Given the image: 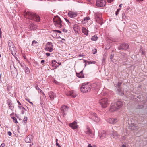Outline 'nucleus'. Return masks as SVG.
Instances as JSON below:
<instances>
[{"instance_id":"f257e3e1","label":"nucleus","mask_w":147,"mask_h":147,"mask_svg":"<svg viewBox=\"0 0 147 147\" xmlns=\"http://www.w3.org/2000/svg\"><path fill=\"white\" fill-rule=\"evenodd\" d=\"M24 17L29 19L37 22L40 21V18L39 16L33 13L27 11L24 15Z\"/></svg>"},{"instance_id":"f03ea898","label":"nucleus","mask_w":147,"mask_h":147,"mask_svg":"<svg viewBox=\"0 0 147 147\" xmlns=\"http://www.w3.org/2000/svg\"><path fill=\"white\" fill-rule=\"evenodd\" d=\"M91 85L90 83H84L81 86V91L82 92L85 93L90 92L91 89Z\"/></svg>"},{"instance_id":"7ed1b4c3","label":"nucleus","mask_w":147,"mask_h":147,"mask_svg":"<svg viewBox=\"0 0 147 147\" xmlns=\"http://www.w3.org/2000/svg\"><path fill=\"white\" fill-rule=\"evenodd\" d=\"M54 25L57 28H61L62 26V21L58 16H54L53 18Z\"/></svg>"},{"instance_id":"20e7f679","label":"nucleus","mask_w":147,"mask_h":147,"mask_svg":"<svg viewBox=\"0 0 147 147\" xmlns=\"http://www.w3.org/2000/svg\"><path fill=\"white\" fill-rule=\"evenodd\" d=\"M109 102L107 98H103L99 100L100 104L102 108L106 107L109 105Z\"/></svg>"},{"instance_id":"39448f33","label":"nucleus","mask_w":147,"mask_h":147,"mask_svg":"<svg viewBox=\"0 0 147 147\" xmlns=\"http://www.w3.org/2000/svg\"><path fill=\"white\" fill-rule=\"evenodd\" d=\"M90 118L96 123L98 122L100 120V118L97 116L96 114L93 112L91 113Z\"/></svg>"},{"instance_id":"423d86ee","label":"nucleus","mask_w":147,"mask_h":147,"mask_svg":"<svg viewBox=\"0 0 147 147\" xmlns=\"http://www.w3.org/2000/svg\"><path fill=\"white\" fill-rule=\"evenodd\" d=\"M91 88L95 90H98L100 88L101 84L100 82H96L91 84Z\"/></svg>"},{"instance_id":"0eeeda50","label":"nucleus","mask_w":147,"mask_h":147,"mask_svg":"<svg viewBox=\"0 0 147 147\" xmlns=\"http://www.w3.org/2000/svg\"><path fill=\"white\" fill-rule=\"evenodd\" d=\"M53 45L51 42H48L46 45L45 50L48 51L52 52L53 51Z\"/></svg>"},{"instance_id":"6e6552de","label":"nucleus","mask_w":147,"mask_h":147,"mask_svg":"<svg viewBox=\"0 0 147 147\" xmlns=\"http://www.w3.org/2000/svg\"><path fill=\"white\" fill-rule=\"evenodd\" d=\"M60 109L61 113H62L63 116L64 117L67 114V111L68 110V107L66 105H63L61 107Z\"/></svg>"},{"instance_id":"1a4fd4ad","label":"nucleus","mask_w":147,"mask_h":147,"mask_svg":"<svg viewBox=\"0 0 147 147\" xmlns=\"http://www.w3.org/2000/svg\"><path fill=\"white\" fill-rule=\"evenodd\" d=\"M96 4L98 6L102 7L105 5L106 3L105 0H97Z\"/></svg>"},{"instance_id":"9d476101","label":"nucleus","mask_w":147,"mask_h":147,"mask_svg":"<svg viewBox=\"0 0 147 147\" xmlns=\"http://www.w3.org/2000/svg\"><path fill=\"white\" fill-rule=\"evenodd\" d=\"M129 47V45L126 43H123L119 46L118 49L119 50H126Z\"/></svg>"},{"instance_id":"9b49d317","label":"nucleus","mask_w":147,"mask_h":147,"mask_svg":"<svg viewBox=\"0 0 147 147\" xmlns=\"http://www.w3.org/2000/svg\"><path fill=\"white\" fill-rule=\"evenodd\" d=\"M118 121V120L116 118H109L108 119L107 121L110 124H114L116 123Z\"/></svg>"},{"instance_id":"f8f14e48","label":"nucleus","mask_w":147,"mask_h":147,"mask_svg":"<svg viewBox=\"0 0 147 147\" xmlns=\"http://www.w3.org/2000/svg\"><path fill=\"white\" fill-rule=\"evenodd\" d=\"M66 95L67 96H71L73 98H75L77 96L76 94L73 90L66 92Z\"/></svg>"},{"instance_id":"ddd939ff","label":"nucleus","mask_w":147,"mask_h":147,"mask_svg":"<svg viewBox=\"0 0 147 147\" xmlns=\"http://www.w3.org/2000/svg\"><path fill=\"white\" fill-rule=\"evenodd\" d=\"M8 45L9 49L12 52L13 51H15V50L16 49L14 46L13 44L11 41H8Z\"/></svg>"},{"instance_id":"4468645a","label":"nucleus","mask_w":147,"mask_h":147,"mask_svg":"<svg viewBox=\"0 0 147 147\" xmlns=\"http://www.w3.org/2000/svg\"><path fill=\"white\" fill-rule=\"evenodd\" d=\"M84 132L89 136H90L92 133V131L88 126H87L86 128L85 129Z\"/></svg>"},{"instance_id":"2eb2a0df","label":"nucleus","mask_w":147,"mask_h":147,"mask_svg":"<svg viewBox=\"0 0 147 147\" xmlns=\"http://www.w3.org/2000/svg\"><path fill=\"white\" fill-rule=\"evenodd\" d=\"M68 15L69 17L73 18L77 16V13L76 12H74L71 11L68 12Z\"/></svg>"},{"instance_id":"dca6fc26","label":"nucleus","mask_w":147,"mask_h":147,"mask_svg":"<svg viewBox=\"0 0 147 147\" xmlns=\"http://www.w3.org/2000/svg\"><path fill=\"white\" fill-rule=\"evenodd\" d=\"M114 104L118 109L120 108L123 105V102L120 101H118Z\"/></svg>"},{"instance_id":"f3484780","label":"nucleus","mask_w":147,"mask_h":147,"mask_svg":"<svg viewBox=\"0 0 147 147\" xmlns=\"http://www.w3.org/2000/svg\"><path fill=\"white\" fill-rule=\"evenodd\" d=\"M117 110H118V109L115 104H111L110 108V111L113 112Z\"/></svg>"},{"instance_id":"a211bd4d","label":"nucleus","mask_w":147,"mask_h":147,"mask_svg":"<svg viewBox=\"0 0 147 147\" xmlns=\"http://www.w3.org/2000/svg\"><path fill=\"white\" fill-rule=\"evenodd\" d=\"M69 126L73 129H76L78 127L77 125V122L75 121L73 122L72 123L70 124Z\"/></svg>"},{"instance_id":"6ab92c4d","label":"nucleus","mask_w":147,"mask_h":147,"mask_svg":"<svg viewBox=\"0 0 147 147\" xmlns=\"http://www.w3.org/2000/svg\"><path fill=\"white\" fill-rule=\"evenodd\" d=\"M96 22L98 23L100 25H102L103 24L102 19L100 17L96 15Z\"/></svg>"},{"instance_id":"aec40b11","label":"nucleus","mask_w":147,"mask_h":147,"mask_svg":"<svg viewBox=\"0 0 147 147\" xmlns=\"http://www.w3.org/2000/svg\"><path fill=\"white\" fill-rule=\"evenodd\" d=\"M30 26L31 30H35L37 29V26L33 23L31 22L30 24Z\"/></svg>"},{"instance_id":"412c9836","label":"nucleus","mask_w":147,"mask_h":147,"mask_svg":"<svg viewBox=\"0 0 147 147\" xmlns=\"http://www.w3.org/2000/svg\"><path fill=\"white\" fill-rule=\"evenodd\" d=\"M49 95L51 99H53L56 97V95L52 91L50 92L49 93Z\"/></svg>"},{"instance_id":"4be33fe9","label":"nucleus","mask_w":147,"mask_h":147,"mask_svg":"<svg viewBox=\"0 0 147 147\" xmlns=\"http://www.w3.org/2000/svg\"><path fill=\"white\" fill-rule=\"evenodd\" d=\"M129 128L131 129L134 130H137L139 128L138 127L136 124H131L130 125Z\"/></svg>"},{"instance_id":"5701e85b","label":"nucleus","mask_w":147,"mask_h":147,"mask_svg":"<svg viewBox=\"0 0 147 147\" xmlns=\"http://www.w3.org/2000/svg\"><path fill=\"white\" fill-rule=\"evenodd\" d=\"M57 63L56 61L55 60H52V66L54 67L55 68L54 69L57 68L59 66V65L56 64V63Z\"/></svg>"},{"instance_id":"b1692460","label":"nucleus","mask_w":147,"mask_h":147,"mask_svg":"<svg viewBox=\"0 0 147 147\" xmlns=\"http://www.w3.org/2000/svg\"><path fill=\"white\" fill-rule=\"evenodd\" d=\"M117 93L120 95H123L124 94L123 92L120 87H119V88H117Z\"/></svg>"},{"instance_id":"393cba45","label":"nucleus","mask_w":147,"mask_h":147,"mask_svg":"<svg viewBox=\"0 0 147 147\" xmlns=\"http://www.w3.org/2000/svg\"><path fill=\"white\" fill-rule=\"evenodd\" d=\"M31 140L32 137L31 136L29 135L25 138V140L27 143H30L31 142Z\"/></svg>"},{"instance_id":"a878e982","label":"nucleus","mask_w":147,"mask_h":147,"mask_svg":"<svg viewBox=\"0 0 147 147\" xmlns=\"http://www.w3.org/2000/svg\"><path fill=\"white\" fill-rule=\"evenodd\" d=\"M77 76L80 78H84V75L83 74V71H81L80 73H76Z\"/></svg>"},{"instance_id":"bb28decb","label":"nucleus","mask_w":147,"mask_h":147,"mask_svg":"<svg viewBox=\"0 0 147 147\" xmlns=\"http://www.w3.org/2000/svg\"><path fill=\"white\" fill-rule=\"evenodd\" d=\"M106 136V133L105 131H102L100 135V138L102 139L104 138H105Z\"/></svg>"},{"instance_id":"cd10ccee","label":"nucleus","mask_w":147,"mask_h":147,"mask_svg":"<svg viewBox=\"0 0 147 147\" xmlns=\"http://www.w3.org/2000/svg\"><path fill=\"white\" fill-rule=\"evenodd\" d=\"M82 31L83 33L85 35H88V30L85 28L83 27L82 28Z\"/></svg>"},{"instance_id":"c85d7f7f","label":"nucleus","mask_w":147,"mask_h":147,"mask_svg":"<svg viewBox=\"0 0 147 147\" xmlns=\"http://www.w3.org/2000/svg\"><path fill=\"white\" fill-rule=\"evenodd\" d=\"M90 18L88 17H86L84 18L82 20V22L83 24H85L87 22L88 20H90Z\"/></svg>"},{"instance_id":"c756f323","label":"nucleus","mask_w":147,"mask_h":147,"mask_svg":"<svg viewBox=\"0 0 147 147\" xmlns=\"http://www.w3.org/2000/svg\"><path fill=\"white\" fill-rule=\"evenodd\" d=\"M118 134L117 132L116 131H112V133L111 136L113 137V138H115V137L117 136Z\"/></svg>"},{"instance_id":"7c9ffc66","label":"nucleus","mask_w":147,"mask_h":147,"mask_svg":"<svg viewBox=\"0 0 147 147\" xmlns=\"http://www.w3.org/2000/svg\"><path fill=\"white\" fill-rule=\"evenodd\" d=\"M97 38L98 37L94 35L91 37V39L92 40L96 41L97 40Z\"/></svg>"},{"instance_id":"2f4dec72","label":"nucleus","mask_w":147,"mask_h":147,"mask_svg":"<svg viewBox=\"0 0 147 147\" xmlns=\"http://www.w3.org/2000/svg\"><path fill=\"white\" fill-rule=\"evenodd\" d=\"M8 104L9 109H12L13 108V105L12 103L9 102Z\"/></svg>"},{"instance_id":"473e14b6","label":"nucleus","mask_w":147,"mask_h":147,"mask_svg":"<svg viewBox=\"0 0 147 147\" xmlns=\"http://www.w3.org/2000/svg\"><path fill=\"white\" fill-rule=\"evenodd\" d=\"M35 88L36 89L38 90L39 92L41 93V92H42V91L40 88H39L38 86H36Z\"/></svg>"},{"instance_id":"72a5a7b5","label":"nucleus","mask_w":147,"mask_h":147,"mask_svg":"<svg viewBox=\"0 0 147 147\" xmlns=\"http://www.w3.org/2000/svg\"><path fill=\"white\" fill-rule=\"evenodd\" d=\"M12 119L13 120V121L14 122V123H18V122L17 121V119L16 118L14 117H12Z\"/></svg>"},{"instance_id":"f704fd0d","label":"nucleus","mask_w":147,"mask_h":147,"mask_svg":"<svg viewBox=\"0 0 147 147\" xmlns=\"http://www.w3.org/2000/svg\"><path fill=\"white\" fill-rule=\"evenodd\" d=\"M27 120V117H25L23 119V121L25 123H26Z\"/></svg>"},{"instance_id":"c9c22d12","label":"nucleus","mask_w":147,"mask_h":147,"mask_svg":"<svg viewBox=\"0 0 147 147\" xmlns=\"http://www.w3.org/2000/svg\"><path fill=\"white\" fill-rule=\"evenodd\" d=\"M65 20L67 22L68 24L70 26L71 25V22L69 20L67 19H65Z\"/></svg>"},{"instance_id":"e433bc0d","label":"nucleus","mask_w":147,"mask_h":147,"mask_svg":"<svg viewBox=\"0 0 147 147\" xmlns=\"http://www.w3.org/2000/svg\"><path fill=\"white\" fill-rule=\"evenodd\" d=\"M25 71L26 73H27V74H29L30 73L29 69L28 67H26Z\"/></svg>"},{"instance_id":"4c0bfd02","label":"nucleus","mask_w":147,"mask_h":147,"mask_svg":"<svg viewBox=\"0 0 147 147\" xmlns=\"http://www.w3.org/2000/svg\"><path fill=\"white\" fill-rule=\"evenodd\" d=\"M37 43V42L35 41V40H33L32 42V46H34V44H36Z\"/></svg>"},{"instance_id":"58836bf2","label":"nucleus","mask_w":147,"mask_h":147,"mask_svg":"<svg viewBox=\"0 0 147 147\" xmlns=\"http://www.w3.org/2000/svg\"><path fill=\"white\" fill-rule=\"evenodd\" d=\"M138 108L139 109H142L144 108L143 105H139L138 106Z\"/></svg>"},{"instance_id":"ea45409f","label":"nucleus","mask_w":147,"mask_h":147,"mask_svg":"<svg viewBox=\"0 0 147 147\" xmlns=\"http://www.w3.org/2000/svg\"><path fill=\"white\" fill-rule=\"evenodd\" d=\"M121 84V83L120 82H119L118 84L116 85V86H118V88H119V87H120V86Z\"/></svg>"},{"instance_id":"a19ab883","label":"nucleus","mask_w":147,"mask_h":147,"mask_svg":"<svg viewBox=\"0 0 147 147\" xmlns=\"http://www.w3.org/2000/svg\"><path fill=\"white\" fill-rule=\"evenodd\" d=\"M25 100H26L27 101H28L32 105H33V104L32 102H31L30 101V100L28 98H25Z\"/></svg>"},{"instance_id":"79ce46f5","label":"nucleus","mask_w":147,"mask_h":147,"mask_svg":"<svg viewBox=\"0 0 147 147\" xmlns=\"http://www.w3.org/2000/svg\"><path fill=\"white\" fill-rule=\"evenodd\" d=\"M120 10V9H118L116 11V12H115V14L116 15H117L118 13H119V10Z\"/></svg>"},{"instance_id":"37998d69","label":"nucleus","mask_w":147,"mask_h":147,"mask_svg":"<svg viewBox=\"0 0 147 147\" xmlns=\"http://www.w3.org/2000/svg\"><path fill=\"white\" fill-rule=\"evenodd\" d=\"M18 107L20 109H25L22 106H18Z\"/></svg>"},{"instance_id":"c03bdc74","label":"nucleus","mask_w":147,"mask_h":147,"mask_svg":"<svg viewBox=\"0 0 147 147\" xmlns=\"http://www.w3.org/2000/svg\"><path fill=\"white\" fill-rule=\"evenodd\" d=\"M88 147H96V146L95 145H94L93 146H92L90 144H89V145L88 146Z\"/></svg>"},{"instance_id":"a18cd8bd","label":"nucleus","mask_w":147,"mask_h":147,"mask_svg":"<svg viewBox=\"0 0 147 147\" xmlns=\"http://www.w3.org/2000/svg\"><path fill=\"white\" fill-rule=\"evenodd\" d=\"M21 113L22 114H24V113L25 111L24 110H25L26 109H21Z\"/></svg>"},{"instance_id":"49530a36","label":"nucleus","mask_w":147,"mask_h":147,"mask_svg":"<svg viewBox=\"0 0 147 147\" xmlns=\"http://www.w3.org/2000/svg\"><path fill=\"white\" fill-rule=\"evenodd\" d=\"M56 145L57 146H58V147H61V146L58 143H56Z\"/></svg>"},{"instance_id":"de8ad7c7","label":"nucleus","mask_w":147,"mask_h":147,"mask_svg":"<svg viewBox=\"0 0 147 147\" xmlns=\"http://www.w3.org/2000/svg\"><path fill=\"white\" fill-rule=\"evenodd\" d=\"M18 62L22 67H23L24 66V65L23 64H22L19 61H18Z\"/></svg>"},{"instance_id":"09e8293b","label":"nucleus","mask_w":147,"mask_h":147,"mask_svg":"<svg viewBox=\"0 0 147 147\" xmlns=\"http://www.w3.org/2000/svg\"><path fill=\"white\" fill-rule=\"evenodd\" d=\"M122 18L123 19H124L125 18V16L124 13L122 14Z\"/></svg>"},{"instance_id":"8fccbe9b","label":"nucleus","mask_w":147,"mask_h":147,"mask_svg":"<svg viewBox=\"0 0 147 147\" xmlns=\"http://www.w3.org/2000/svg\"><path fill=\"white\" fill-rule=\"evenodd\" d=\"M62 31L64 32H67V30L65 29H63Z\"/></svg>"},{"instance_id":"3c124183","label":"nucleus","mask_w":147,"mask_h":147,"mask_svg":"<svg viewBox=\"0 0 147 147\" xmlns=\"http://www.w3.org/2000/svg\"><path fill=\"white\" fill-rule=\"evenodd\" d=\"M45 62V61L44 60H41V63L42 64V65H43V63H44Z\"/></svg>"},{"instance_id":"603ef678","label":"nucleus","mask_w":147,"mask_h":147,"mask_svg":"<svg viewBox=\"0 0 147 147\" xmlns=\"http://www.w3.org/2000/svg\"><path fill=\"white\" fill-rule=\"evenodd\" d=\"M54 31L55 32H57L59 33H61V32L60 31V30H54Z\"/></svg>"},{"instance_id":"864d4df0","label":"nucleus","mask_w":147,"mask_h":147,"mask_svg":"<svg viewBox=\"0 0 147 147\" xmlns=\"http://www.w3.org/2000/svg\"><path fill=\"white\" fill-rule=\"evenodd\" d=\"M5 146V144L4 143H2L1 144L0 146V147H4Z\"/></svg>"},{"instance_id":"5fc2aeb1","label":"nucleus","mask_w":147,"mask_h":147,"mask_svg":"<svg viewBox=\"0 0 147 147\" xmlns=\"http://www.w3.org/2000/svg\"><path fill=\"white\" fill-rule=\"evenodd\" d=\"M50 53H46V55L47 56H49L50 55Z\"/></svg>"},{"instance_id":"6e6d98bb","label":"nucleus","mask_w":147,"mask_h":147,"mask_svg":"<svg viewBox=\"0 0 147 147\" xmlns=\"http://www.w3.org/2000/svg\"><path fill=\"white\" fill-rule=\"evenodd\" d=\"M8 134L9 136H10L11 135L12 133L10 131H8Z\"/></svg>"},{"instance_id":"4d7b16f0","label":"nucleus","mask_w":147,"mask_h":147,"mask_svg":"<svg viewBox=\"0 0 147 147\" xmlns=\"http://www.w3.org/2000/svg\"><path fill=\"white\" fill-rule=\"evenodd\" d=\"M94 50H95V51H94L93 52V54H95L97 52V50H96V49H94Z\"/></svg>"},{"instance_id":"13d9d810","label":"nucleus","mask_w":147,"mask_h":147,"mask_svg":"<svg viewBox=\"0 0 147 147\" xmlns=\"http://www.w3.org/2000/svg\"><path fill=\"white\" fill-rule=\"evenodd\" d=\"M107 1L108 3H111V2L113 1V0H108Z\"/></svg>"},{"instance_id":"bf43d9fd","label":"nucleus","mask_w":147,"mask_h":147,"mask_svg":"<svg viewBox=\"0 0 147 147\" xmlns=\"http://www.w3.org/2000/svg\"><path fill=\"white\" fill-rule=\"evenodd\" d=\"M2 34V32L0 31V38H1L2 37L1 34Z\"/></svg>"},{"instance_id":"052dcab7","label":"nucleus","mask_w":147,"mask_h":147,"mask_svg":"<svg viewBox=\"0 0 147 147\" xmlns=\"http://www.w3.org/2000/svg\"><path fill=\"white\" fill-rule=\"evenodd\" d=\"M121 147H126V146L124 144L122 145Z\"/></svg>"},{"instance_id":"680f3d73","label":"nucleus","mask_w":147,"mask_h":147,"mask_svg":"<svg viewBox=\"0 0 147 147\" xmlns=\"http://www.w3.org/2000/svg\"><path fill=\"white\" fill-rule=\"evenodd\" d=\"M122 5V4H120L119 5V7H121V6Z\"/></svg>"},{"instance_id":"e2e57ef3","label":"nucleus","mask_w":147,"mask_h":147,"mask_svg":"<svg viewBox=\"0 0 147 147\" xmlns=\"http://www.w3.org/2000/svg\"><path fill=\"white\" fill-rule=\"evenodd\" d=\"M17 102L20 105H21V104L18 101H17Z\"/></svg>"},{"instance_id":"0e129e2a","label":"nucleus","mask_w":147,"mask_h":147,"mask_svg":"<svg viewBox=\"0 0 147 147\" xmlns=\"http://www.w3.org/2000/svg\"><path fill=\"white\" fill-rule=\"evenodd\" d=\"M54 82H55V83H56V84H57V83H58V82H57V81H56V80H55V81H54Z\"/></svg>"},{"instance_id":"69168bd1","label":"nucleus","mask_w":147,"mask_h":147,"mask_svg":"<svg viewBox=\"0 0 147 147\" xmlns=\"http://www.w3.org/2000/svg\"><path fill=\"white\" fill-rule=\"evenodd\" d=\"M143 0H137V1L140 2V1H143Z\"/></svg>"},{"instance_id":"338daca9","label":"nucleus","mask_w":147,"mask_h":147,"mask_svg":"<svg viewBox=\"0 0 147 147\" xmlns=\"http://www.w3.org/2000/svg\"><path fill=\"white\" fill-rule=\"evenodd\" d=\"M23 57L24 58V59H26V56H25L24 55V56H23Z\"/></svg>"},{"instance_id":"774afa93","label":"nucleus","mask_w":147,"mask_h":147,"mask_svg":"<svg viewBox=\"0 0 147 147\" xmlns=\"http://www.w3.org/2000/svg\"><path fill=\"white\" fill-rule=\"evenodd\" d=\"M58 139H56V143H57V141H58Z\"/></svg>"}]
</instances>
